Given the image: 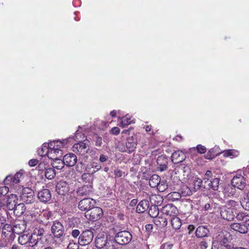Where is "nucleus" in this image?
<instances>
[{
    "mask_svg": "<svg viewBox=\"0 0 249 249\" xmlns=\"http://www.w3.org/2000/svg\"><path fill=\"white\" fill-rule=\"evenodd\" d=\"M41 152H39V154H40L41 156H47L49 157V153L50 152V149L48 146V144L44 143L41 148Z\"/></svg>",
    "mask_w": 249,
    "mask_h": 249,
    "instance_id": "obj_40",
    "label": "nucleus"
},
{
    "mask_svg": "<svg viewBox=\"0 0 249 249\" xmlns=\"http://www.w3.org/2000/svg\"><path fill=\"white\" fill-rule=\"evenodd\" d=\"M23 178V173L22 170L17 172L15 175L12 177L11 176H7L4 179L3 182L5 184H14L19 182L20 179Z\"/></svg>",
    "mask_w": 249,
    "mask_h": 249,
    "instance_id": "obj_12",
    "label": "nucleus"
},
{
    "mask_svg": "<svg viewBox=\"0 0 249 249\" xmlns=\"http://www.w3.org/2000/svg\"><path fill=\"white\" fill-rule=\"evenodd\" d=\"M37 197L41 202L47 203L51 200L52 195L49 189H43L38 192Z\"/></svg>",
    "mask_w": 249,
    "mask_h": 249,
    "instance_id": "obj_15",
    "label": "nucleus"
},
{
    "mask_svg": "<svg viewBox=\"0 0 249 249\" xmlns=\"http://www.w3.org/2000/svg\"><path fill=\"white\" fill-rule=\"evenodd\" d=\"M131 122V121H130V119L127 117L122 118L120 122L121 125L123 127L129 124Z\"/></svg>",
    "mask_w": 249,
    "mask_h": 249,
    "instance_id": "obj_48",
    "label": "nucleus"
},
{
    "mask_svg": "<svg viewBox=\"0 0 249 249\" xmlns=\"http://www.w3.org/2000/svg\"><path fill=\"white\" fill-rule=\"evenodd\" d=\"M103 214L102 209L94 206L89 211L85 213V216L90 220L96 221L102 217Z\"/></svg>",
    "mask_w": 249,
    "mask_h": 249,
    "instance_id": "obj_4",
    "label": "nucleus"
},
{
    "mask_svg": "<svg viewBox=\"0 0 249 249\" xmlns=\"http://www.w3.org/2000/svg\"><path fill=\"white\" fill-rule=\"evenodd\" d=\"M107 236L103 233H99L95 240V244L98 249H102L105 247L107 243Z\"/></svg>",
    "mask_w": 249,
    "mask_h": 249,
    "instance_id": "obj_14",
    "label": "nucleus"
},
{
    "mask_svg": "<svg viewBox=\"0 0 249 249\" xmlns=\"http://www.w3.org/2000/svg\"><path fill=\"white\" fill-rule=\"evenodd\" d=\"M11 229L14 233L20 234L24 232L26 229V224L24 221H20L15 223L13 228Z\"/></svg>",
    "mask_w": 249,
    "mask_h": 249,
    "instance_id": "obj_21",
    "label": "nucleus"
},
{
    "mask_svg": "<svg viewBox=\"0 0 249 249\" xmlns=\"http://www.w3.org/2000/svg\"><path fill=\"white\" fill-rule=\"evenodd\" d=\"M149 208V202L147 200H142L137 205L136 212L138 213H142L147 210Z\"/></svg>",
    "mask_w": 249,
    "mask_h": 249,
    "instance_id": "obj_25",
    "label": "nucleus"
},
{
    "mask_svg": "<svg viewBox=\"0 0 249 249\" xmlns=\"http://www.w3.org/2000/svg\"><path fill=\"white\" fill-rule=\"evenodd\" d=\"M74 175V172L73 170H70L68 171L65 174V176L66 178H68L69 179H71L72 176Z\"/></svg>",
    "mask_w": 249,
    "mask_h": 249,
    "instance_id": "obj_63",
    "label": "nucleus"
},
{
    "mask_svg": "<svg viewBox=\"0 0 249 249\" xmlns=\"http://www.w3.org/2000/svg\"><path fill=\"white\" fill-rule=\"evenodd\" d=\"M15 215L18 216L21 215L25 212V207L23 203L17 204L13 210Z\"/></svg>",
    "mask_w": 249,
    "mask_h": 249,
    "instance_id": "obj_30",
    "label": "nucleus"
},
{
    "mask_svg": "<svg viewBox=\"0 0 249 249\" xmlns=\"http://www.w3.org/2000/svg\"><path fill=\"white\" fill-rule=\"evenodd\" d=\"M200 248L201 249H206L208 247V244L205 241H202L200 243Z\"/></svg>",
    "mask_w": 249,
    "mask_h": 249,
    "instance_id": "obj_64",
    "label": "nucleus"
},
{
    "mask_svg": "<svg viewBox=\"0 0 249 249\" xmlns=\"http://www.w3.org/2000/svg\"><path fill=\"white\" fill-rule=\"evenodd\" d=\"M120 131V128L118 127H114L110 130V133L115 135H118Z\"/></svg>",
    "mask_w": 249,
    "mask_h": 249,
    "instance_id": "obj_59",
    "label": "nucleus"
},
{
    "mask_svg": "<svg viewBox=\"0 0 249 249\" xmlns=\"http://www.w3.org/2000/svg\"><path fill=\"white\" fill-rule=\"evenodd\" d=\"M92 192V186L87 185L79 188L77 189L76 193L78 196L84 197L89 195Z\"/></svg>",
    "mask_w": 249,
    "mask_h": 249,
    "instance_id": "obj_19",
    "label": "nucleus"
},
{
    "mask_svg": "<svg viewBox=\"0 0 249 249\" xmlns=\"http://www.w3.org/2000/svg\"><path fill=\"white\" fill-rule=\"evenodd\" d=\"M242 208L246 211H249V191L248 192L246 197L240 201Z\"/></svg>",
    "mask_w": 249,
    "mask_h": 249,
    "instance_id": "obj_37",
    "label": "nucleus"
},
{
    "mask_svg": "<svg viewBox=\"0 0 249 249\" xmlns=\"http://www.w3.org/2000/svg\"><path fill=\"white\" fill-rule=\"evenodd\" d=\"M171 222L173 228L175 230L179 229L182 225L181 220L176 215L172 218Z\"/></svg>",
    "mask_w": 249,
    "mask_h": 249,
    "instance_id": "obj_33",
    "label": "nucleus"
},
{
    "mask_svg": "<svg viewBox=\"0 0 249 249\" xmlns=\"http://www.w3.org/2000/svg\"><path fill=\"white\" fill-rule=\"evenodd\" d=\"M220 213L222 218L227 221H231L235 218L233 209L222 206L220 208Z\"/></svg>",
    "mask_w": 249,
    "mask_h": 249,
    "instance_id": "obj_9",
    "label": "nucleus"
},
{
    "mask_svg": "<svg viewBox=\"0 0 249 249\" xmlns=\"http://www.w3.org/2000/svg\"><path fill=\"white\" fill-rule=\"evenodd\" d=\"M38 163V160L37 159H32L29 161L28 164L31 166H35Z\"/></svg>",
    "mask_w": 249,
    "mask_h": 249,
    "instance_id": "obj_62",
    "label": "nucleus"
},
{
    "mask_svg": "<svg viewBox=\"0 0 249 249\" xmlns=\"http://www.w3.org/2000/svg\"><path fill=\"white\" fill-rule=\"evenodd\" d=\"M94 237L93 232L90 230L83 231L79 237L78 243L81 246H86L90 244Z\"/></svg>",
    "mask_w": 249,
    "mask_h": 249,
    "instance_id": "obj_3",
    "label": "nucleus"
},
{
    "mask_svg": "<svg viewBox=\"0 0 249 249\" xmlns=\"http://www.w3.org/2000/svg\"><path fill=\"white\" fill-rule=\"evenodd\" d=\"M91 177V176L89 174L84 173L82 175V179L86 182H89V178H90Z\"/></svg>",
    "mask_w": 249,
    "mask_h": 249,
    "instance_id": "obj_55",
    "label": "nucleus"
},
{
    "mask_svg": "<svg viewBox=\"0 0 249 249\" xmlns=\"http://www.w3.org/2000/svg\"><path fill=\"white\" fill-rule=\"evenodd\" d=\"M160 180V178L157 175H152L149 180V185L152 187L155 188L157 186L159 185Z\"/></svg>",
    "mask_w": 249,
    "mask_h": 249,
    "instance_id": "obj_29",
    "label": "nucleus"
},
{
    "mask_svg": "<svg viewBox=\"0 0 249 249\" xmlns=\"http://www.w3.org/2000/svg\"><path fill=\"white\" fill-rule=\"evenodd\" d=\"M105 247L106 249H116L115 244L111 241H108Z\"/></svg>",
    "mask_w": 249,
    "mask_h": 249,
    "instance_id": "obj_53",
    "label": "nucleus"
},
{
    "mask_svg": "<svg viewBox=\"0 0 249 249\" xmlns=\"http://www.w3.org/2000/svg\"><path fill=\"white\" fill-rule=\"evenodd\" d=\"M29 238H31L29 233H24L23 234L20 235L18 237V242L21 245H25L28 243Z\"/></svg>",
    "mask_w": 249,
    "mask_h": 249,
    "instance_id": "obj_35",
    "label": "nucleus"
},
{
    "mask_svg": "<svg viewBox=\"0 0 249 249\" xmlns=\"http://www.w3.org/2000/svg\"><path fill=\"white\" fill-rule=\"evenodd\" d=\"M158 199L157 204L151 206L149 210V214L152 217H155L159 214V209L156 205H160L162 202V197L160 196H153L151 197V200Z\"/></svg>",
    "mask_w": 249,
    "mask_h": 249,
    "instance_id": "obj_10",
    "label": "nucleus"
},
{
    "mask_svg": "<svg viewBox=\"0 0 249 249\" xmlns=\"http://www.w3.org/2000/svg\"><path fill=\"white\" fill-rule=\"evenodd\" d=\"M223 156L224 157H230L231 158L237 157L239 153L237 150L234 149L226 150L223 152Z\"/></svg>",
    "mask_w": 249,
    "mask_h": 249,
    "instance_id": "obj_34",
    "label": "nucleus"
},
{
    "mask_svg": "<svg viewBox=\"0 0 249 249\" xmlns=\"http://www.w3.org/2000/svg\"><path fill=\"white\" fill-rule=\"evenodd\" d=\"M173 244L169 243H166L162 244L160 249H172Z\"/></svg>",
    "mask_w": 249,
    "mask_h": 249,
    "instance_id": "obj_57",
    "label": "nucleus"
},
{
    "mask_svg": "<svg viewBox=\"0 0 249 249\" xmlns=\"http://www.w3.org/2000/svg\"><path fill=\"white\" fill-rule=\"evenodd\" d=\"M86 153L87 156H89L92 160H96L98 158V154L96 151L92 149H87Z\"/></svg>",
    "mask_w": 249,
    "mask_h": 249,
    "instance_id": "obj_45",
    "label": "nucleus"
},
{
    "mask_svg": "<svg viewBox=\"0 0 249 249\" xmlns=\"http://www.w3.org/2000/svg\"><path fill=\"white\" fill-rule=\"evenodd\" d=\"M44 232L45 231L43 228L37 227L34 230L32 234L36 237H42L41 236L44 234Z\"/></svg>",
    "mask_w": 249,
    "mask_h": 249,
    "instance_id": "obj_41",
    "label": "nucleus"
},
{
    "mask_svg": "<svg viewBox=\"0 0 249 249\" xmlns=\"http://www.w3.org/2000/svg\"><path fill=\"white\" fill-rule=\"evenodd\" d=\"M51 231L55 237L61 238L64 235V227L61 222L55 221L52 226Z\"/></svg>",
    "mask_w": 249,
    "mask_h": 249,
    "instance_id": "obj_8",
    "label": "nucleus"
},
{
    "mask_svg": "<svg viewBox=\"0 0 249 249\" xmlns=\"http://www.w3.org/2000/svg\"><path fill=\"white\" fill-rule=\"evenodd\" d=\"M48 166L49 165L46 162H41L39 164L37 168L39 171H43L44 170L46 171Z\"/></svg>",
    "mask_w": 249,
    "mask_h": 249,
    "instance_id": "obj_49",
    "label": "nucleus"
},
{
    "mask_svg": "<svg viewBox=\"0 0 249 249\" xmlns=\"http://www.w3.org/2000/svg\"><path fill=\"white\" fill-rule=\"evenodd\" d=\"M231 229L241 234H246L249 231V223L243 222H234L230 225Z\"/></svg>",
    "mask_w": 249,
    "mask_h": 249,
    "instance_id": "obj_7",
    "label": "nucleus"
},
{
    "mask_svg": "<svg viewBox=\"0 0 249 249\" xmlns=\"http://www.w3.org/2000/svg\"><path fill=\"white\" fill-rule=\"evenodd\" d=\"M53 160V161L51 164L53 168L60 170L64 167L65 164L63 160H62L58 158Z\"/></svg>",
    "mask_w": 249,
    "mask_h": 249,
    "instance_id": "obj_32",
    "label": "nucleus"
},
{
    "mask_svg": "<svg viewBox=\"0 0 249 249\" xmlns=\"http://www.w3.org/2000/svg\"><path fill=\"white\" fill-rule=\"evenodd\" d=\"M202 185H203V180L198 178H195L193 181V191L196 192L199 189Z\"/></svg>",
    "mask_w": 249,
    "mask_h": 249,
    "instance_id": "obj_38",
    "label": "nucleus"
},
{
    "mask_svg": "<svg viewBox=\"0 0 249 249\" xmlns=\"http://www.w3.org/2000/svg\"><path fill=\"white\" fill-rule=\"evenodd\" d=\"M196 149L200 154H203L206 152V148L201 144H198L196 146Z\"/></svg>",
    "mask_w": 249,
    "mask_h": 249,
    "instance_id": "obj_52",
    "label": "nucleus"
},
{
    "mask_svg": "<svg viewBox=\"0 0 249 249\" xmlns=\"http://www.w3.org/2000/svg\"><path fill=\"white\" fill-rule=\"evenodd\" d=\"M157 162L159 171L163 172L167 170L168 160L166 156L162 155L159 156L157 159Z\"/></svg>",
    "mask_w": 249,
    "mask_h": 249,
    "instance_id": "obj_16",
    "label": "nucleus"
},
{
    "mask_svg": "<svg viewBox=\"0 0 249 249\" xmlns=\"http://www.w3.org/2000/svg\"><path fill=\"white\" fill-rule=\"evenodd\" d=\"M17 196L16 195L14 194H11L9 196H8L7 202L6 205L7 208L9 210H13L17 204Z\"/></svg>",
    "mask_w": 249,
    "mask_h": 249,
    "instance_id": "obj_22",
    "label": "nucleus"
},
{
    "mask_svg": "<svg viewBox=\"0 0 249 249\" xmlns=\"http://www.w3.org/2000/svg\"><path fill=\"white\" fill-rule=\"evenodd\" d=\"M72 150L75 152H78L80 154L84 155L86 153L87 150V144L83 141L80 142L73 145Z\"/></svg>",
    "mask_w": 249,
    "mask_h": 249,
    "instance_id": "obj_20",
    "label": "nucleus"
},
{
    "mask_svg": "<svg viewBox=\"0 0 249 249\" xmlns=\"http://www.w3.org/2000/svg\"><path fill=\"white\" fill-rule=\"evenodd\" d=\"M212 189L213 190H217L219 188V179L217 178H211Z\"/></svg>",
    "mask_w": 249,
    "mask_h": 249,
    "instance_id": "obj_46",
    "label": "nucleus"
},
{
    "mask_svg": "<svg viewBox=\"0 0 249 249\" xmlns=\"http://www.w3.org/2000/svg\"><path fill=\"white\" fill-rule=\"evenodd\" d=\"M87 174H89L91 176V175L95 173L94 169H93V168L91 167V163L87 165V167L85 169Z\"/></svg>",
    "mask_w": 249,
    "mask_h": 249,
    "instance_id": "obj_51",
    "label": "nucleus"
},
{
    "mask_svg": "<svg viewBox=\"0 0 249 249\" xmlns=\"http://www.w3.org/2000/svg\"><path fill=\"white\" fill-rule=\"evenodd\" d=\"M30 236L31 238H29L30 241L28 242L29 246L34 247L35 246H40L41 247H43V246L41 245L42 243V237H36L33 234H30Z\"/></svg>",
    "mask_w": 249,
    "mask_h": 249,
    "instance_id": "obj_26",
    "label": "nucleus"
},
{
    "mask_svg": "<svg viewBox=\"0 0 249 249\" xmlns=\"http://www.w3.org/2000/svg\"><path fill=\"white\" fill-rule=\"evenodd\" d=\"M52 216V213L50 211H45L43 212L42 216L44 217L45 219H49Z\"/></svg>",
    "mask_w": 249,
    "mask_h": 249,
    "instance_id": "obj_54",
    "label": "nucleus"
},
{
    "mask_svg": "<svg viewBox=\"0 0 249 249\" xmlns=\"http://www.w3.org/2000/svg\"><path fill=\"white\" fill-rule=\"evenodd\" d=\"M235 218L237 221H240V222L249 223V215L243 212H238L236 213Z\"/></svg>",
    "mask_w": 249,
    "mask_h": 249,
    "instance_id": "obj_28",
    "label": "nucleus"
},
{
    "mask_svg": "<svg viewBox=\"0 0 249 249\" xmlns=\"http://www.w3.org/2000/svg\"><path fill=\"white\" fill-rule=\"evenodd\" d=\"M181 196L180 194L177 192H172L168 195L169 198L173 201L179 200Z\"/></svg>",
    "mask_w": 249,
    "mask_h": 249,
    "instance_id": "obj_43",
    "label": "nucleus"
},
{
    "mask_svg": "<svg viewBox=\"0 0 249 249\" xmlns=\"http://www.w3.org/2000/svg\"><path fill=\"white\" fill-rule=\"evenodd\" d=\"M63 159L64 164L70 167L74 166L77 162L76 156L71 153L65 155Z\"/></svg>",
    "mask_w": 249,
    "mask_h": 249,
    "instance_id": "obj_18",
    "label": "nucleus"
},
{
    "mask_svg": "<svg viewBox=\"0 0 249 249\" xmlns=\"http://www.w3.org/2000/svg\"><path fill=\"white\" fill-rule=\"evenodd\" d=\"M137 146L136 140L133 137H129L126 140V147L128 152H131L133 151Z\"/></svg>",
    "mask_w": 249,
    "mask_h": 249,
    "instance_id": "obj_23",
    "label": "nucleus"
},
{
    "mask_svg": "<svg viewBox=\"0 0 249 249\" xmlns=\"http://www.w3.org/2000/svg\"><path fill=\"white\" fill-rule=\"evenodd\" d=\"M203 186L204 189L209 190L212 189V179L209 178H204Z\"/></svg>",
    "mask_w": 249,
    "mask_h": 249,
    "instance_id": "obj_42",
    "label": "nucleus"
},
{
    "mask_svg": "<svg viewBox=\"0 0 249 249\" xmlns=\"http://www.w3.org/2000/svg\"><path fill=\"white\" fill-rule=\"evenodd\" d=\"M231 184L240 190H243L247 185L246 178L241 175L234 176L231 180Z\"/></svg>",
    "mask_w": 249,
    "mask_h": 249,
    "instance_id": "obj_5",
    "label": "nucleus"
},
{
    "mask_svg": "<svg viewBox=\"0 0 249 249\" xmlns=\"http://www.w3.org/2000/svg\"><path fill=\"white\" fill-rule=\"evenodd\" d=\"M91 164V167L93 168V169H94L95 172L100 170L102 168V166L100 163L96 162L95 161H93L90 163Z\"/></svg>",
    "mask_w": 249,
    "mask_h": 249,
    "instance_id": "obj_50",
    "label": "nucleus"
},
{
    "mask_svg": "<svg viewBox=\"0 0 249 249\" xmlns=\"http://www.w3.org/2000/svg\"><path fill=\"white\" fill-rule=\"evenodd\" d=\"M79 246L77 244L70 242L67 247V249H78Z\"/></svg>",
    "mask_w": 249,
    "mask_h": 249,
    "instance_id": "obj_56",
    "label": "nucleus"
},
{
    "mask_svg": "<svg viewBox=\"0 0 249 249\" xmlns=\"http://www.w3.org/2000/svg\"><path fill=\"white\" fill-rule=\"evenodd\" d=\"M20 200L26 204H31L35 201L34 192L30 188H25L22 190L20 195Z\"/></svg>",
    "mask_w": 249,
    "mask_h": 249,
    "instance_id": "obj_2",
    "label": "nucleus"
},
{
    "mask_svg": "<svg viewBox=\"0 0 249 249\" xmlns=\"http://www.w3.org/2000/svg\"><path fill=\"white\" fill-rule=\"evenodd\" d=\"M218 155V153H215V148H211L205 155L206 159L208 160H212L216 156Z\"/></svg>",
    "mask_w": 249,
    "mask_h": 249,
    "instance_id": "obj_44",
    "label": "nucleus"
},
{
    "mask_svg": "<svg viewBox=\"0 0 249 249\" xmlns=\"http://www.w3.org/2000/svg\"><path fill=\"white\" fill-rule=\"evenodd\" d=\"M95 145L98 147H101L102 144V137L98 136L97 137L95 140Z\"/></svg>",
    "mask_w": 249,
    "mask_h": 249,
    "instance_id": "obj_60",
    "label": "nucleus"
},
{
    "mask_svg": "<svg viewBox=\"0 0 249 249\" xmlns=\"http://www.w3.org/2000/svg\"><path fill=\"white\" fill-rule=\"evenodd\" d=\"M145 227L146 232L148 234H150V233L152 232L153 229V225L151 224H148L145 225Z\"/></svg>",
    "mask_w": 249,
    "mask_h": 249,
    "instance_id": "obj_58",
    "label": "nucleus"
},
{
    "mask_svg": "<svg viewBox=\"0 0 249 249\" xmlns=\"http://www.w3.org/2000/svg\"><path fill=\"white\" fill-rule=\"evenodd\" d=\"M86 138L85 135L82 133L78 132L77 131L76 132V134L74 136V139L75 141H77L78 142L83 141V140Z\"/></svg>",
    "mask_w": 249,
    "mask_h": 249,
    "instance_id": "obj_47",
    "label": "nucleus"
},
{
    "mask_svg": "<svg viewBox=\"0 0 249 249\" xmlns=\"http://www.w3.org/2000/svg\"><path fill=\"white\" fill-rule=\"evenodd\" d=\"M161 213L165 215L169 216H174L178 213L176 207L172 204H167L161 209Z\"/></svg>",
    "mask_w": 249,
    "mask_h": 249,
    "instance_id": "obj_13",
    "label": "nucleus"
},
{
    "mask_svg": "<svg viewBox=\"0 0 249 249\" xmlns=\"http://www.w3.org/2000/svg\"><path fill=\"white\" fill-rule=\"evenodd\" d=\"M186 158L185 154L181 150L175 151L171 156V160L174 164L184 161Z\"/></svg>",
    "mask_w": 249,
    "mask_h": 249,
    "instance_id": "obj_17",
    "label": "nucleus"
},
{
    "mask_svg": "<svg viewBox=\"0 0 249 249\" xmlns=\"http://www.w3.org/2000/svg\"><path fill=\"white\" fill-rule=\"evenodd\" d=\"M55 174V170L52 168H48L45 172V176L46 178L49 179L53 178Z\"/></svg>",
    "mask_w": 249,
    "mask_h": 249,
    "instance_id": "obj_39",
    "label": "nucleus"
},
{
    "mask_svg": "<svg viewBox=\"0 0 249 249\" xmlns=\"http://www.w3.org/2000/svg\"><path fill=\"white\" fill-rule=\"evenodd\" d=\"M61 148H56V149L51 150L49 153V158L51 159H56L62 156Z\"/></svg>",
    "mask_w": 249,
    "mask_h": 249,
    "instance_id": "obj_31",
    "label": "nucleus"
},
{
    "mask_svg": "<svg viewBox=\"0 0 249 249\" xmlns=\"http://www.w3.org/2000/svg\"><path fill=\"white\" fill-rule=\"evenodd\" d=\"M70 181L60 180L56 186V191L60 195H64L70 190Z\"/></svg>",
    "mask_w": 249,
    "mask_h": 249,
    "instance_id": "obj_11",
    "label": "nucleus"
},
{
    "mask_svg": "<svg viewBox=\"0 0 249 249\" xmlns=\"http://www.w3.org/2000/svg\"><path fill=\"white\" fill-rule=\"evenodd\" d=\"M80 232L78 230H73L71 231V235L73 238H77L80 235Z\"/></svg>",
    "mask_w": 249,
    "mask_h": 249,
    "instance_id": "obj_61",
    "label": "nucleus"
},
{
    "mask_svg": "<svg viewBox=\"0 0 249 249\" xmlns=\"http://www.w3.org/2000/svg\"><path fill=\"white\" fill-rule=\"evenodd\" d=\"M132 239L131 233L127 231L118 232L114 236V240L119 245H124L128 244Z\"/></svg>",
    "mask_w": 249,
    "mask_h": 249,
    "instance_id": "obj_1",
    "label": "nucleus"
},
{
    "mask_svg": "<svg viewBox=\"0 0 249 249\" xmlns=\"http://www.w3.org/2000/svg\"><path fill=\"white\" fill-rule=\"evenodd\" d=\"M63 146V143L62 142L59 141H54L48 144L50 151H51V150L56 149V148H62Z\"/></svg>",
    "mask_w": 249,
    "mask_h": 249,
    "instance_id": "obj_36",
    "label": "nucleus"
},
{
    "mask_svg": "<svg viewBox=\"0 0 249 249\" xmlns=\"http://www.w3.org/2000/svg\"><path fill=\"white\" fill-rule=\"evenodd\" d=\"M209 229L205 226H199L196 231V235L198 238H203L208 236Z\"/></svg>",
    "mask_w": 249,
    "mask_h": 249,
    "instance_id": "obj_24",
    "label": "nucleus"
},
{
    "mask_svg": "<svg viewBox=\"0 0 249 249\" xmlns=\"http://www.w3.org/2000/svg\"><path fill=\"white\" fill-rule=\"evenodd\" d=\"M96 204L95 200L90 198H85L79 202L78 207L82 211H89Z\"/></svg>",
    "mask_w": 249,
    "mask_h": 249,
    "instance_id": "obj_6",
    "label": "nucleus"
},
{
    "mask_svg": "<svg viewBox=\"0 0 249 249\" xmlns=\"http://www.w3.org/2000/svg\"><path fill=\"white\" fill-rule=\"evenodd\" d=\"M236 188L231 186L228 185L226 186L224 190V193L226 196H228L237 197L238 196L237 193Z\"/></svg>",
    "mask_w": 249,
    "mask_h": 249,
    "instance_id": "obj_27",
    "label": "nucleus"
}]
</instances>
